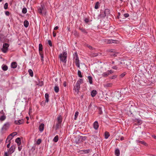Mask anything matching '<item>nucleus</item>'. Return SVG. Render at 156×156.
<instances>
[{"instance_id":"f257e3e1","label":"nucleus","mask_w":156,"mask_h":156,"mask_svg":"<svg viewBox=\"0 0 156 156\" xmlns=\"http://www.w3.org/2000/svg\"><path fill=\"white\" fill-rule=\"evenodd\" d=\"M67 56V53L65 52H63L62 53L60 54L59 56L60 61L66 63Z\"/></svg>"},{"instance_id":"f03ea898","label":"nucleus","mask_w":156,"mask_h":156,"mask_svg":"<svg viewBox=\"0 0 156 156\" xmlns=\"http://www.w3.org/2000/svg\"><path fill=\"white\" fill-rule=\"evenodd\" d=\"M73 58L75 60L76 66L78 68H80V62L79 58L77 52H76L73 54Z\"/></svg>"},{"instance_id":"7ed1b4c3","label":"nucleus","mask_w":156,"mask_h":156,"mask_svg":"<svg viewBox=\"0 0 156 156\" xmlns=\"http://www.w3.org/2000/svg\"><path fill=\"white\" fill-rule=\"evenodd\" d=\"M9 46V45L8 44L6 43H4L3 45L2 48L1 49L2 51L4 53L7 52Z\"/></svg>"},{"instance_id":"20e7f679","label":"nucleus","mask_w":156,"mask_h":156,"mask_svg":"<svg viewBox=\"0 0 156 156\" xmlns=\"http://www.w3.org/2000/svg\"><path fill=\"white\" fill-rule=\"evenodd\" d=\"M121 92L119 91H115L113 94V97L115 99H119L121 97Z\"/></svg>"},{"instance_id":"39448f33","label":"nucleus","mask_w":156,"mask_h":156,"mask_svg":"<svg viewBox=\"0 0 156 156\" xmlns=\"http://www.w3.org/2000/svg\"><path fill=\"white\" fill-rule=\"evenodd\" d=\"M6 118V117L5 116L3 110H2L0 112V120L1 121H4Z\"/></svg>"},{"instance_id":"423d86ee","label":"nucleus","mask_w":156,"mask_h":156,"mask_svg":"<svg viewBox=\"0 0 156 156\" xmlns=\"http://www.w3.org/2000/svg\"><path fill=\"white\" fill-rule=\"evenodd\" d=\"M10 123L9 122H7L5 124L2 128V130H6L9 128Z\"/></svg>"},{"instance_id":"0eeeda50","label":"nucleus","mask_w":156,"mask_h":156,"mask_svg":"<svg viewBox=\"0 0 156 156\" xmlns=\"http://www.w3.org/2000/svg\"><path fill=\"white\" fill-rule=\"evenodd\" d=\"M80 88V84L78 83V82H77L75 84L74 89L76 91H77V93L79 92V90Z\"/></svg>"},{"instance_id":"6e6552de","label":"nucleus","mask_w":156,"mask_h":156,"mask_svg":"<svg viewBox=\"0 0 156 156\" xmlns=\"http://www.w3.org/2000/svg\"><path fill=\"white\" fill-rule=\"evenodd\" d=\"M15 149V146L14 145H12L9 149L8 151V153L9 154H11L14 152Z\"/></svg>"},{"instance_id":"1a4fd4ad","label":"nucleus","mask_w":156,"mask_h":156,"mask_svg":"<svg viewBox=\"0 0 156 156\" xmlns=\"http://www.w3.org/2000/svg\"><path fill=\"white\" fill-rule=\"evenodd\" d=\"M73 140L76 144H78L81 143L80 136L75 137Z\"/></svg>"},{"instance_id":"9d476101","label":"nucleus","mask_w":156,"mask_h":156,"mask_svg":"<svg viewBox=\"0 0 156 156\" xmlns=\"http://www.w3.org/2000/svg\"><path fill=\"white\" fill-rule=\"evenodd\" d=\"M90 151V150L88 149L86 150H80L79 151V152L81 154H85L89 153Z\"/></svg>"},{"instance_id":"9b49d317","label":"nucleus","mask_w":156,"mask_h":156,"mask_svg":"<svg viewBox=\"0 0 156 156\" xmlns=\"http://www.w3.org/2000/svg\"><path fill=\"white\" fill-rule=\"evenodd\" d=\"M5 38L4 35L0 33V42L3 43L5 42Z\"/></svg>"},{"instance_id":"f8f14e48","label":"nucleus","mask_w":156,"mask_h":156,"mask_svg":"<svg viewBox=\"0 0 156 156\" xmlns=\"http://www.w3.org/2000/svg\"><path fill=\"white\" fill-rule=\"evenodd\" d=\"M15 123L17 125H20L23 123L24 122V121L23 119H19L18 120H15Z\"/></svg>"},{"instance_id":"ddd939ff","label":"nucleus","mask_w":156,"mask_h":156,"mask_svg":"<svg viewBox=\"0 0 156 156\" xmlns=\"http://www.w3.org/2000/svg\"><path fill=\"white\" fill-rule=\"evenodd\" d=\"M93 127L94 128L97 130L98 129L99 127L98 122L97 121H95L93 124Z\"/></svg>"},{"instance_id":"4468645a","label":"nucleus","mask_w":156,"mask_h":156,"mask_svg":"<svg viewBox=\"0 0 156 156\" xmlns=\"http://www.w3.org/2000/svg\"><path fill=\"white\" fill-rule=\"evenodd\" d=\"M136 123H134V125H139L142 123V121L140 120L136 119L135 121Z\"/></svg>"},{"instance_id":"2eb2a0df","label":"nucleus","mask_w":156,"mask_h":156,"mask_svg":"<svg viewBox=\"0 0 156 156\" xmlns=\"http://www.w3.org/2000/svg\"><path fill=\"white\" fill-rule=\"evenodd\" d=\"M104 13L105 14V16H106V17H108L110 13L109 9H106L104 12Z\"/></svg>"},{"instance_id":"dca6fc26","label":"nucleus","mask_w":156,"mask_h":156,"mask_svg":"<svg viewBox=\"0 0 156 156\" xmlns=\"http://www.w3.org/2000/svg\"><path fill=\"white\" fill-rule=\"evenodd\" d=\"M134 112L133 110V108H130L129 110L127 112V114L129 116H131L133 113Z\"/></svg>"},{"instance_id":"f3484780","label":"nucleus","mask_w":156,"mask_h":156,"mask_svg":"<svg viewBox=\"0 0 156 156\" xmlns=\"http://www.w3.org/2000/svg\"><path fill=\"white\" fill-rule=\"evenodd\" d=\"M136 142L137 143L141 144L145 146H147V144L144 141H141L139 140H136Z\"/></svg>"},{"instance_id":"a211bd4d","label":"nucleus","mask_w":156,"mask_h":156,"mask_svg":"<svg viewBox=\"0 0 156 156\" xmlns=\"http://www.w3.org/2000/svg\"><path fill=\"white\" fill-rule=\"evenodd\" d=\"M62 119V117L61 115H59L57 118V123L61 124Z\"/></svg>"},{"instance_id":"6ab92c4d","label":"nucleus","mask_w":156,"mask_h":156,"mask_svg":"<svg viewBox=\"0 0 156 156\" xmlns=\"http://www.w3.org/2000/svg\"><path fill=\"white\" fill-rule=\"evenodd\" d=\"M11 67L12 68L15 69L16 68L17 66V63L16 62H13L11 64Z\"/></svg>"},{"instance_id":"aec40b11","label":"nucleus","mask_w":156,"mask_h":156,"mask_svg":"<svg viewBox=\"0 0 156 156\" xmlns=\"http://www.w3.org/2000/svg\"><path fill=\"white\" fill-rule=\"evenodd\" d=\"M97 94V91L96 90H93L91 91V95L92 97H94L96 96Z\"/></svg>"},{"instance_id":"412c9836","label":"nucleus","mask_w":156,"mask_h":156,"mask_svg":"<svg viewBox=\"0 0 156 156\" xmlns=\"http://www.w3.org/2000/svg\"><path fill=\"white\" fill-rule=\"evenodd\" d=\"M15 142L17 144L18 146H19L20 145L21 140L20 138H17L15 140Z\"/></svg>"},{"instance_id":"4be33fe9","label":"nucleus","mask_w":156,"mask_h":156,"mask_svg":"<svg viewBox=\"0 0 156 156\" xmlns=\"http://www.w3.org/2000/svg\"><path fill=\"white\" fill-rule=\"evenodd\" d=\"M44 125L43 123H41L39 126V130L42 132L43 131L44 129Z\"/></svg>"},{"instance_id":"5701e85b","label":"nucleus","mask_w":156,"mask_h":156,"mask_svg":"<svg viewBox=\"0 0 156 156\" xmlns=\"http://www.w3.org/2000/svg\"><path fill=\"white\" fill-rule=\"evenodd\" d=\"M79 29L81 30V31L85 34H87V31L86 29L84 28H83V27H80L79 28Z\"/></svg>"},{"instance_id":"b1692460","label":"nucleus","mask_w":156,"mask_h":156,"mask_svg":"<svg viewBox=\"0 0 156 156\" xmlns=\"http://www.w3.org/2000/svg\"><path fill=\"white\" fill-rule=\"evenodd\" d=\"M45 97L46 99V100L45 101V102L47 103L49 101V94L48 93H46L45 95Z\"/></svg>"},{"instance_id":"393cba45","label":"nucleus","mask_w":156,"mask_h":156,"mask_svg":"<svg viewBox=\"0 0 156 156\" xmlns=\"http://www.w3.org/2000/svg\"><path fill=\"white\" fill-rule=\"evenodd\" d=\"M105 14H104V12H101L100 14L99 15V17L100 18H105V17H106V16H105Z\"/></svg>"},{"instance_id":"a878e982","label":"nucleus","mask_w":156,"mask_h":156,"mask_svg":"<svg viewBox=\"0 0 156 156\" xmlns=\"http://www.w3.org/2000/svg\"><path fill=\"white\" fill-rule=\"evenodd\" d=\"M115 154L116 156H119L120 155V151L117 148L115 151Z\"/></svg>"},{"instance_id":"bb28decb","label":"nucleus","mask_w":156,"mask_h":156,"mask_svg":"<svg viewBox=\"0 0 156 156\" xmlns=\"http://www.w3.org/2000/svg\"><path fill=\"white\" fill-rule=\"evenodd\" d=\"M42 49H43V46L42 45L40 44L39 45V53L40 52H42Z\"/></svg>"},{"instance_id":"cd10ccee","label":"nucleus","mask_w":156,"mask_h":156,"mask_svg":"<svg viewBox=\"0 0 156 156\" xmlns=\"http://www.w3.org/2000/svg\"><path fill=\"white\" fill-rule=\"evenodd\" d=\"M24 25L25 27H27L29 25V22L27 20H25L24 22Z\"/></svg>"},{"instance_id":"c85d7f7f","label":"nucleus","mask_w":156,"mask_h":156,"mask_svg":"<svg viewBox=\"0 0 156 156\" xmlns=\"http://www.w3.org/2000/svg\"><path fill=\"white\" fill-rule=\"evenodd\" d=\"M2 70L5 71H6L8 68V66L6 65H2Z\"/></svg>"},{"instance_id":"c756f323","label":"nucleus","mask_w":156,"mask_h":156,"mask_svg":"<svg viewBox=\"0 0 156 156\" xmlns=\"http://www.w3.org/2000/svg\"><path fill=\"white\" fill-rule=\"evenodd\" d=\"M112 85V83H108L104 84V86L106 87H111Z\"/></svg>"},{"instance_id":"7c9ffc66","label":"nucleus","mask_w":156,"mask_h":156,"mask_svg":"<svg viewBox=\"0 0 156 156\" xmlns=\"http://www.w3.org/2000/svg\"><path fill=\"white\" fill-rule=\"evenodd\" d=\"M110 136L109 133L108 132H105V137L106 139H108Z\"/></svg>"},{"instance_id":"2f4dec72","label":"nucleus","mask_w":156,"mask_h":156,"mask_svg":"<svg viewBox=\"0 0 156 156\" xmlns=\"http://www.w3.org/2000/svg\"><path fill=\"white\" fill-rule=\"evenodd\" d=\"M81 142L85 140L86 137L85 136H79Z\"/></svg>"},{"instance_id":"473e14b6","label":"nucleus","mask_w":156,"mask_h":156,"mask_svg":"<svg viewBox=\"0 0 156 156\" xmlns=\"http://www.w3.org/2000/svg\"><path fill=\"white\" fill-rule=\"evenodd\" d=\"M88 79L89 81V83L90 84H92L93 83L92 78L91 76H89L88 77Z\"/></svg>"},{"instance_id":"72a5a7b5","label":"nucleus","mask_w":156,"mask_h":156,"mask_svg":"<svg viewBox=\"0 0 156 156\" xmlns=\"http://www.w3.org/2000/svg\"><path fill=\"white\" fill-rule=\"evenodd\" d=\"M61 123H57L56 124V126L55 127V129L57 130L58 129H59L60 126H61Z\"/></svg>"},{"instance_id":"f704fd0d","label":"nucleus","mask_w":156,"mask_h":156,"mask_svg":"<svg viewBox=\"0 0 156 156\" xmlns=\"http://www.w3.org/2000/svg\"><path fill=\"white\" fill-rule=\"evenodd\" d=\"M43 9L44 8L43 7H41L39 8L38 9V12L41 14H42V11L43 10Z\"/></svg>"},{"instance_id":"c9c22d12","label":"nucleus","mask_w":156,"mask_h":156,"mask_svg":"<svg viewBox=\"0 0 156 156\" xmlns=\"http://www.w3.org/2000/svg\"><path fill=\"white\" fill-rule=\"evenodd\" d=\"M12 137L10 135H9L7 137L6 140V142H7V140H8V142H10V140H12Z\"/></svg>"},{"instance_id":"e433bc0d","label":"nucleus","mask_w":156,"mask_h":156,"mask_svg":"<svg viewBox=\"0 0 156 156\" xmlns=\"http://www.w3.org/2000/svg\"><path fill=\"white\" fill-rule=\"evenodd\" d=\"M38 83L37 84V85L40 86H42L43 85L44 83L43 82L42 80H39Z\"/></svg>"},{"instance_id":"4c0bfd02","label":"nucleus","mask_w":156,"mask_h":156,"mask_svg":"<svg viewBox=\"0 0 156 156\" xmlns=\"http://www.w3.org/2000/svg\"><path fill=\"white\" fill-rule=\"evenodd\" d=\"M58 140V135H56L54 138L53 140L55 142H57Z\"/></svg>"},{"instance_id":"58836bf2","label":"nucleus","mask_w":156,"mask_h":156,"mask_svg":"<svg viewBox=\"0 0 156 156\" xmlns=\"http://www.w3.org/2000/svg\"><path fill=\"white\" fill-rule=\"evenodd\" d=\"M28 71L30 76L31 77H33V73L32 70L31 69H29Z\"/></svg>"},{"instance_id":"ea45409f","label":"nucleus","mask_w":156,"mask_h":156,"mask_svg":"<svg viewBox=\"0 0 156 156\" xmlns=\"http://www.w3.org/2000/svg\"><path fill=\"white\" fill-rule=\"evenodd\" d=\"M54 90L56 93H58L59 91V88L58 87L55 86L54 87Z\"/></svg>"},{"instance_id":"a19ab883","label":"nucleus","mask_w":156,"mask_h":156,"mask_svg":"<svg viewBox=\"0 0 156 156\" xmlns=\"http://www.w3.org/2000/svg\"><path fill=\"white\" fill-rule=\"evenodd\" d=\"M110 74V73H107V72H105L104 73L102 74V76L103 77H107V76L108 75Z\"/></svg>"},{"instance_id":"79ce46f5","label":"nucleus","mask_w":156,"mask_h":156,"mask_svg":"<svg viewBox=\"0 0 156 156\" xmlns=\"http://www.w3.org/2000/svg\"><path fill=\"white\" fill-rule=\"evenodd\" d=\"M27 10L26 8H23L22 10V12L23 14H25L27 12Z\"/></svg>"},{"instance_id":"37998d69","label":"nucleus","mask_w":156,"mask_h":156,"mask_svg":"<svg viewBox=\"0 0 156 156\" xmlns=\"http://www.w3.org/2000/svg\"><path fill=\"white\" fill-rule=\"evenodd\" d=\"M39 54L41 57V60L42 62H43L44 60L43 59L44 55H43V52H40L39 53Z\"/></svg>"},{"instance_id":"c03bdc74","label":"nucleus","mask_w":156,"mask_h":156,"mask_svg":"<svg viewBox=\"0 0 156 156\" xmlns=\"http://www.w3.org/2000/svg\"><path fill=\"white\" fill-rule=\"evenodd\" d=\"M112 41V39L107 40H106L105 42H107L108 44H112L113 43V42Z\"/></svg>"},{"instance_id":"a18cd8bd","label":"nucleus","mask_w":156,"mask_h":156,"mask_svg":"<svg viewBox=\"0 0 156 156\" xmlns=\"http://www.w3.org/2000/svg\"><path fill=\"white\" fill-rule=\"evenodd\" d=\"M99 3L98 2H97L95 5L94 8L96 9H98L99 8Z\"/></svg>"},{"instance_id":"49530a36","label":"nucleus","mask_w":156,"mask_h":156,"mask_svg":"<svg viewBox=\"0 0 156 156\" xmlns=\"http://www.w3.org/2000/svg\"><path fill=\"white\" fill-rule=\"evenodd\" d=\"M79 114V112L77 111L76 112L75 114V117H74V119L76 120L77 116Z\"/></svg>"},{"instance_id":"de8ad7c7","label":"nucleus","mask_w":156,"mask_h":156,"mask_svg":"<svg viewBox=\"0 0 156 156\" xmlns=\"http://www.w3.org/2000/svg\"><path fill=\"white\" fill-rule=\"evenodd\" d=\"M98 109V110L99 114H101L102 113L101 108V107H99Z\"/></svg>"},{"instance_id":"09e8293b","label":"nucleus","mask_w":156,"mask_h":156,"mask_svg":"<svg viewBox=\"0 0 156 156\" xmlns=\"http://www.w3.org/2000/svg\"><path fill=\"white\" fill-rule=\"evenodd\" d=\"M41 141V140L40 139H38L36 142V144L37 145H39Z\"/></svg>"},{"instance_id":"8fccbe9b","label":"nucleus","mask_w":156,"mask_h":156,"mask_svg":"<svg viewBox=\"0 0 156 156\" xmlns=\"http://www.w3.org/2000/svg\"><path fill=\"white\" fill-rule=\"evenodd\" d=\"M78 74L79 77H80L82 78L83 77L80 71L79 70L78 71Z\"/></svg>"},{"instance_id":"3c124183","label":"nucleus","mask_w":156,"mask_h":156,"mask_svg":"<svg viewBox=\"0 0 156 156\" xmlns=\"http://www.w3.org/2000/svg\"><path fill=\"white\" fill-rule=\"evenodd\" d=\"M8 4L7 3H6L4 6V9H7L8 8Z\"/></svg>"},{"instance_id":"603ef678","label":"nucleus","mask_w":156,"mask_h":156,"mask_svg":"<svg viewBox=\"0 0 156 156\" xmlns=\"http://www.w3.org/2000/svg\"><path fill=\"white\" fill-rule=\"evenodd\" d=\"M98 55V54L97 53H92L90 55V56L91 57H95Z\"/></svg>"},{"instance_id":"864d4df0","label":"nucleus","mask_w":156,"mask_h":156,"mask_svg":"<svg viewBox=\"0 0 156 156\" xmlns=\"http://www.w3.org/2000/svg\"><path fill=\"white\" fill-rule=\"evenodd\" d=\"M17 134V133L16 132H13L12 133L10 134V135L12 137H13L15 135H16Z\"/></svg>"},{"instance_id":"5fc2aeb1","label":"nucleus","mask_w":156,"mask_h":156,"mask_svg":"<svg viewBox=\"0 0 156 156\" xmlns=\"http://www.w3.org/2000/svg\"><path fill=\"white\" fill-rule=\"evenodd\" d=\"M48 44L50 46H51V47L52 46V42L51 40H48Z\"/></svg>"},{"instance_id":"6e6d98bb","label":"nucleus","mask_w":156,"mask_h":156,"mask_svg":"<svg viewBox=\"0 0 156 156\" xmlns=\"http://www.w3.org/2000/svg\"><path fill=\"white\" fill-rule=\"evenodd\" d=\"M117 77V75H113L110 77V78L112 79H113L116 78Z\"/></svg>"},{"instance_id":"4d7b16f0","label":"nucleus","mask_w":156,"mask_h":156,"mask_svg":"<svg viewBox=\"0 0 156 156\" xmlns=\"http://www.w3.org/2000/svg\"><path fill=\"white\" fill-rule=\"evenodd\" d=\"M77 82H78V83L80 84L81 83H83V80L82 79H80Z\"/></svg>"},{"instance_id":"13d9d810","label":"nucleus","mask_w":156,"mask_h":156,"mask_svg":"<svg viewBox=\"0 0 156 156\" xmlns=\"http://www.w3.org/2000/svg\"><path fill=\"white\" fill-rule=\"evenodd\" d=\"M86 46H87L90 49L92 50L94 49V48L92 46L88 44Z\"/></svg>"},{"instance_id":"bf43d9fd","label":"nucleus","mask_w":156,"mask_h":156,"mask_svg":"<svg viewBox=\"0 0 156 156\" xmlns=\"http://www.w3.org/2000/svg\"><path fill=\"white\" fill-rule=\"evenodd\" d=\"M126 72H124V73L121 74L120 76L122 78L123 77L126 75Z\"/></svg>"},{"instance_id":"052dcab7","label":"nucleus","mask_w":156,"mask_h":156,"mask_svg":"<svg viewBox=\"0 0 156 156\" xmlns=\"http://www.w3.org/2000/svg\"><path fill=\"white\" fill-rule=\"evenodd\" d=\"M109 51L111 52H113L114 53H115V50L114 49H109L108 50Z\"/></svg>"},{"instance_id":"680f3d73","label":"nucleus","mask_w":156,"mask_h":156,"mask_svg":"<svg viewBox=\"0 0 156 156\" xmlns=\"http://www.w3.org/2000/svg\"><path fill=\"white\" fill-rule=\"evenodd\" d=\"M129 16V14L128 13H125L124 14V16L126 18L128 17Z\"/></svg>"},{"instance_id":"e2e57ef3","label":"nucleus","mask_w":156,"mask_h":156,"mask_svg":"<svg viewBox=\"0 0 156 156\" xmlns=\"http://www.w3.org/2000/svg\"><path fill=\"white\" fill-rule=\"evenodd\" d=\"M5 15L7 16H9V12L8 11H6L5 12Z\"/></svg>"},{"instance_id":"0e129e2a","label":"nucleus","mask_w":156,"mask_h":156,"mask_svg":"<svg viewBox=\"0 0 156 156\" xmlns=\"http://www.w3.org/2000/svg\"><path fill=\"white\" fill-rule=\"evenodd\" d=\"M112 42H113V43L117 44V42H118V41L116 40H112Z\"/></svg>"},{"instance_id":"69168bd1","label":"nucleus","mask_w":156,"mask_h":156,"mask_svg":"<svg viewBox=\"0 0 156 156\" xmlns=\"http://www.w3.org/2000/svg\"><path fill=\"white\" fill-rule=\"evenodd\" d=\"M112 68L115 69V70H117L118 69V67L116 66H114L112 67Z\"/></svg>"},{"instance_id":"338daca9","label":"nucleus","mask_w":156,"mask_h":156,"mask_svg":"<svg viewBox=\"0 0 156 156\" xmlns=\"http://www.w3.org/2000/svg\"><path fill=\"white\" fill-rule=\"evenodd\" d=\"M35 148L36 147L35 146L31 148V150L32 151H34L35 150Z\"/></svg>"},{"instance_id":"774afa93","label":"nucleus","mask_w":156,"mask_h":156,"mask_svg":"<svg viewBox=\"0 0 156 156\" xmlns=\"http://www.w3.org/2000/svg\"><path fill=\"white\" fill-rule=\"evenodd\" d=\"M9 154L8 152H5L4 156H9Z\"/></svg>"}]
</instances>
